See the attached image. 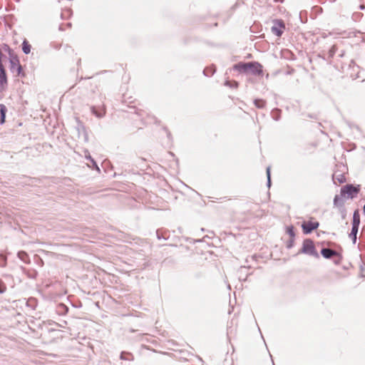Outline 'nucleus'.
Returning a JSON list of instances; mask_svg holds the SVG:
<instances>
[{"label": "nucleus", "mask_w": 365, "mask_h": 365, "mask_svg": "<svg viewBox=\"0 0 365 365\" xmlns=\"http://www.w3.org/2000/svg\"><path fill=\"white\" fill-rule=\"evenodd\" d=\"M233 69L241 73H251L255 76L262 75L263 73L262 66L257 61L240 62L234 65Z\"/></svg>", "instance_id": "1"}, {"label": "nucleus", "mask_w": 365, "mask_h": 365, "mask_svg": "<svg viewBox=\"0 0 365 365\" xmlns=\"http://www.w3.org/2000/svg\"><path fill=\"white\" fill-rule=\"evenodd\" d=\"M298 254H305L315 258H319V255L316 250L314 242L311 239H305L303 241L302 247Z\"/></svg>", "instance_id": "2"}, {"label": "nucleus", "mask_w": 365, "mask_h": 365, "mask_svg": "<svg viewBox=\"0 0 365 365\" xmlns=\"http://www.w3.org/2000/svg\"><path fill=\"white\" fill-rule=\"evenodd\" d=\"M359 186L356 187L351 184H347L341 188L340 193L341 196L346 195L348 198L353 199L359 192Z\"/></svg>", "instance_id": "3"}, {"label": "nucleus", "mask_w": 365, "mask_h": 365, "mask_svg": "<svg viewBox=\"0 0 365 365\" xmlns=\"http://www.w3.org/2000/svg\"><path fill=\"white\" fill-rule=\"evenodd\" d=\"M9 63L10 71L14 75L16 76H24L22 72V67L20 65L19 61L16 56L9 58Z\"/></svg>", "instance_id": "4"}, {"label": "nucleus", "mask_w": 365, "mask_h": 365, "mask_svg": "<svg viewBox=\"0 0 365 365\" xmlns=\"http://www.w3.org/2000/svg\"><path fill=\"white\" fill-rule=\"evenodd\" d=\"M284 29L285 24L282 19H275L273 21V26H272L271 30L277 36H281Z\"/></svg>", "instance_id": "5"}, {"label": "nucleus", "mask_w": 365, "mask_h": 365, "mask_svg": "<svg viewBox=\"0 0 365 365\" xmlns=\"http://www.w3.org/2000/svg\"><path fill=\"white\" fill-rule=\"evenodd\" d=\"M319 226V223L318 222H304L302 225V228L304 234L308 235L310 234L314 230H317Z\"/></svg>", "instance_id": "6"}, {"label": "nucleus", "mask_w": 365, "mask_h": 365, "mask_svg": "<svg viewBox=\"0 0 365 365\" xmlns=\"http://www.w3.org/2000/svg\"><path fill=\"white\" fill-rule=\"evenodd\" d=\"M7 87V77L5 68H0V93L6 90Z\"/></svg>", "instance_id": "7"}, {"label": "nucleus", "mask_w": 365, "mask_h": 365, "mask_svg": "<svg viewBox=\"0 0 365 365\" xmlns=\"http://www.w3.org/2000/svg\"><path fill=\"white\" fill-rule=\"evenodd\" d=\"M321 254L325 259H331L334 257H340V255L335 250L330 248H322Z\"/></svg>", "instance_id": "8"}, {"label": "nucleus", "mask_w": 365, "mask_h": 365, "mask_svg": "<svg viewBox=\"0 0 365 365\" xmlns=\"http://www.w3.org/2000/svg\"><path fill=\"white\" fill-rule=\"evenodd\" d=\"M0 53H6L9 58L14 57L13 50L6 43L0 45Z\"/></svg>", "instance_id": "9"}, {"label": "nucleus", "mask_w": 365, "mask_h": 365, "mask_svg": "<svg viewBox=\"0 0 365 365\" xmlns=\"http://www.w3.org/2000/svg\"><path fill=\"white\" fill-rule=\"evenodd\" d=\"M338 46L336 45H333L328 51L327 57H324V58L331 62V59L334 57V54L338 51Z\"/></svg>", "instance_id": "10"}, {"label": "nucleus", "mask_w": 365, "mask_h": 365, "mask_svg": "<svg viewBox=\"0 0 365 365\" xmlns=\"http://www.w3.org/2000/svg\"><path fill=\"white\" fill-rule=\"evenodd\" d=\"M360 225V215L359 210H355L353 214L352 227L359 228Z\"/></svg>", "instance_id": "11"}, {"label": "nucleus", "mask_w": 365, "mask_h": 365, "mask_svg": "<svg viewBox=\"0 0 365 365\" xmlns=\"http://www.w3.org/2000/svg\"><path fill=\"white\" fill-rule=\"evenodd\" d=\"M91 112L98 118H102L105 115V110L103 108H97L96 106L91 108Z\"/></svg>", "instance_id": "12"}, {"label": "nucleus", "mask_w": 365, "mask_h": 365, "mask_svg": "<svg viewBox=\"0 0 365 365\" xmlns=\"http://www.w3.org/2000/svg\"><path fill=\"white\" fill-rule=\"evenodd\" d=\"M18 257L26 264L30 263V259L28 254L24 251H19L17 253Z\"/></svg>", "instance_id": "13"}, {"label": "nucleus", "mask_w": 365, "mask_h": 365, "mask_svg": "<svg viewBox=\"0 0 365 365\" xmlns=\"http://www.w3.org/2000/svg\"><path fill=\"white\" fill-rule=\"evenodd\" d=\"M343 197L344 196H341V195H335L334 198V206L337 207H341L344 206V201L343 200Z\"/></svg>", "instance_id": "14"}, {"label": "nucleus", "mask_w": 365, "mask_h": 365, "mask_svg": "<svg viewBox=\"0 0 365 365\" xmlns=\"http://www.w3.org/2000/svg\"><path fill=\"white\" fill-rule=\"evenodd\" d=\"M68 312V307L66 305H65L64 304L60 303L57 306V312L58 313V314L64 315V314H67Z\"/></svg>", "instance_id": "15"}, {"label": "nucleus", "mask_w": 365, "mask_h": 365, "mask_svg": "<svg viewBox=\"0 0 365 365\" xmlns=\"http://www.w3.org/2000/svg\"><path fill=\"white\" fill-rule=\"evenodd\" d=\"M9 61V56L6 53H0V68H4V63L7 61Z\"/></svg>", "instance_id": "16"}, {"label": "nucleus", "mask_w": 365, "mask_h": 365, "mask_svg": "<svg viewBox=\"0 0 365 365\" xmlns=\"http://www.w3.org/2000/svg\"><path fill=\"white\" fill-rule=\"evenodd\" d=\"M6 111H7L6 107L3 104H0V113H1L0 123H1V124H3L5 122Z\"/></svg>", "instance_id": "17"}, {"label": "nucleus", "mask_w": 365, "mask_h": 365, "mask_svg": "<svg viewBox=\"0 0 365 365\" xmlns=\"http://www.w3.org/2000/svg\"><path fill=\"white\" fill-rule=\"evenodd\" d=\"M359 228L351 227V231L349 234V237L351 239L353 244L356 243V235L358 233Z\"/></svg>", "instance_id": "18"}, {"label": "nucleus", "mask_w": 365, "mask_h": 365, "mask_svg": "<svg viewBox=\"0 0 365 365\" xmlns=\"http://www.w3.org/2000/svg\"><path fill=\"white\" fill-rule=\"evenodd\" d=\"M215 72V68L214 66L207 67L203 70V73L206 76H211Z\"/></svg>", "instance_id": "19"}, {"label": "nucleus", "mask_w": 365, "mask_h": 365, "mask_svg": "<svg viewBox=\"0 0 365 365\" xmlns=\"http://www.w3.org/2000/svg\"><path fill=\"white\" fill-rule=\"evenodd\" d=\"M31 45L26 40H24L22 43V51L25 54H29L31 51Z\"/></svg>", "instance_id": "20"}, {"label": "nucleus", "mask_w": 365, "mask_h": 365, "mask_svg": "<svg viewBox=\"0 0 365 365\" xmlns=\"http://www.w3.org/2000/svg\"><path fill=\"white\" fill-rule=\"evenodd\" d=\"M271 115L274 120H279L280 119L281 110L278 108H274L272 110Z\"/></svg>", "instance_id": "21"}, {"label": "nucleus", "mask_w": 365, "mask_h": 365, "mask_svg": "<svg viewBox=\"0 0 365 365\" xmlns=\"http://www.w3.org/2000/svg\"><path fill=\"white\" fill-rule=\"evenodd\" d=\"M254 104L258 108H263L265 106L266 102L262 99H255Z\"/></svg>", "instance_id": "22"}, {"label": "nucleus", "mask_w": 365, "mask_h": 365, "mask_svg": "<svg viewBox=\"0 0 365 365\" xmlns=\"http://www.w3.org/2000/svg\"><path fill=\"white\" fill-rule=\"evenodd\" d=\"M287 232L288 233V235L290 236L291 238H294L295 233H294L293 226L288 227Z\"/></svg>", "instance_id": "23"}, {"label": "nucleus", "mask_w": 365, "mask_h": 365, "mask_svg": "<svg viewBox=\"0 0 365 365\" xmlns=\"http://www.w3.org/2000/svg\"><path fill=\"white\" fill-rule=\"evenodd\" d=\"M266 173L267 177V186L269 187L271 185L270 167L267 168Z\"/></svg>", "instance_id": "24"}, {"label": "nucleus", "mask_w": 365, "mask_h": 365, "mask_svg": "<svg viewBox=\"0 0 365 365\" xmlns=\"http://www.w3.org/2000/svg\"><path fill=\"white\" fill-rule=\"evenodd\" d=\"M225 85L230 86L231 88H237L238 86V83L237 81H227L225 82Z\"/></svg>", "instance_id": "25"}, {"label": "nucleus", "mask_w": 365, "mask_h": 365, "mask_svg": "<svg viewBox=\"0 0 365 365\" xmlns=\"http://www.w3.org/2000/svg\"><path fill=\"white\" fill-rule=\"evenodd\" d=\"M0 266L4 267L6 264V257L3 254H0Z\"/></svg>", "instance_id": "26"}, {"label": "nucleus", "mask_w": 365, "mask_h": 365, "mask_svg": "<svg viewBox=\"0 0 365 365\" xmlns=\"http://www.w3.org/2000/svg\"><path fill=\"white\" fill-rule=\"evenodd\" d=\"M6 286L5 284V283L1 280L0 279V294H3L6 292Z\"/></svg>", "instance_id": "27"}, {"label": "nucleus", "mask_w": 365, "mask_h": 365, "mask_svg": "<svg viewBox=\"0 0 365 365\" xmlns=\"http://www.w3.org/2000/svg\"><path fill=\"white\" fill-rule=\"evenodd\" d=\"M294 238H290V240L287 243V247L288 249L292 248L294 246Z\"/></svg>", "instance_id": "28"}, {"label": "nucleus", "mask_w": 365, "mask_h": 365, "mask_svg": "<svg viewBox=\"0 0 365 365\" xmlns=\"http://www.w3.org/2000/svg\"><path fill=\"white\" fill-rule=\"evenodd\" d=\"M249 269V267H245V266L241 267L240 268V269H239V273H240V277H240V279H241V278H242V273H243L246 269Z\"/></svg>", "instance_id": "29"}, {"label": "nucleus", "mask_w": 365, "mask_h": 365, "mask_svg": "<svg viewBox=\"0 0 365 365\" xmlns=\"http://www.w3.org/2000/svg\"><path fill=\"white\" fill-rule=\"evenodd\" d=\"M91 163H92L93 168H95L98 171H100V168H98L96 162L94 160L93 158H91Z\"/></svg>", "instance_id": "30"}, {"label": "nucleus", "mask_w": 365, "mask_h": 365, "mask_svg": "<svg viewBox=\"0 0 365 365\" xmlns=\"http://www.w3.org/2000/svg\"><path fill=\"white\" fill-rule=\"evenodd\" d=\"M85 157L86 159L89 160L91 161V158H93L88 150L85 151Z\"/></svg>", "instance_id": "31"}, {"label": "nucleus", "mask_w": 365, "mask_h": 365, "mask_svg": "<svg viewBox=\"0 0 365 365\" xmlns=\"http://www.w3.org/2000/svg\"><path fill=\"white\" fill-rule=\"evenodd\" d=\"M336 179H337V180L339 182V183H342V182H344V180H345V178H344V176H343V175H339V178H337Z\"/></svg>", "instance_id": "32"}, {"label": "nucleus", "mask_w": 365, "mask_h": 365, "mask_svg": "<svg viewBox=\"0 0 365 365\" xmlns=\"http://www.w3.org/2000/svg\"><path fill=\"white\" fill-rule=\"evenodd\" d=\"M345 55V51L344 50H341L339 53V55L338 56L340 57V58H342L344 57Z\"/></svg>", "instance_id": "33"}, {"label": "nucleus", "mask_w": 365, "mask_h": 365, "mask_svg": "<svg viewBox=\"0 0 365 365\" xmlns=\"http://www.w3.org/2000/svg\"><path fill=\"white\" fill-rule=\"evenodd\" d=\"M125 354V353L123 352V351L120 354V359H123V360L127 359V358H125V356H124Z\"/></svg>", "instance_id": "34"}, {"label": "nucleus", "mask_w": 365, "mask_h": 365, "mask_svg": "<svg viewBox=\"0 0 365 365\" xmlns=\"http://www.w3.org/2000/svg\"><path fill=\"white\" fill-rule=\"evenodd\" d=\"M84 140H85V141H88V135L86 133H85V135H84Z\"/></svg>", "instance_id": "35"}, {"label": "nucleus", "mask_w": 365, "mask_h": 365, "mask_svg": "<svg viewBox=\"0 0 365 365\" xmlns=\"http://www.w3.org/2000/svg\"><path fill=\"white\" fill-rule=\"evenodd\" d=\"M276 2H280V3H282L284 1V0H274Z\"/></svg>", "instance_id": "36"}, {"label": "nucleus", "mask_w": 365, "mask_h": 365, "mask_svg": "<svg viewBox=\"0 0 365 365\" xmlns=\"http://www.w3.org/2000/svg\"><path fill=\"white\" fill-rule=\"evenodd\" d=\"M156 233H157L158 238H159V239H160V235H159V231H158V230H157Z\"/></svg>", "instance_id": "37"}, {"label": "nucleus", "mask_w": 365, "mask_h": 365, "mask_svg": "<svg viewBox=\"0 0 365 365\" xmlns=\"http://www.w3.org/2000/svg\"><path fill=\"white\" fill-rule=\"evenodd\" d=\"M59 30L63 31V30H64V29L63 28V26H59Z\"/></svg>", "instance_id": "38"}, {"label": "nucleus", "mask_w": 365, "mask_h": 365, "mask_svg": "<svg viewBox=\"0 0 365 365\" xmlns=\"http://www.w3.org/2000/svg\"><path fill=\"white\" fill-rule=\"evenodd\" d=\"M66 26H67L68 27H71V23H68V24H66Z\"/></svg>", "instance_id": "39"}, {"label": "nucleus", "mask_w": 365, "mask_h": 365, "mask_svg": "<svg viewBox=\"0 0 365 365\" xmlns=\"http://www.w3.org/2000/svg\"><path fill=\"white\" fill-rule=\"evenodd\" d=\"M363 211H364V214L365 215V204H364V206L363 207Z\"/></svg>", "instance_id": "40"}, {"label": "nucleus", "mask_w": 365, "mask_h": 365, "mask_svg": "<svg viewBox=\"0 0 365 365\" xmlns=\"http://www.w3.org/2000/svg\"><path fill=\"white\" fill-rule=\"evenodd\" d=\"M364 7H365V6H362V5L360 6L361 9H364Z\"/></svg>", "instance_id": "41"}]
</instances>
